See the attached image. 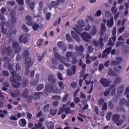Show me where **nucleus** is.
Here are the masks:
<instances>
[{"label": "nucleus", "instance_id": "1", "mask_svg": "<svg viewBox=\"0 0 129 129\" xmlns=\"http://www.w3.org/2000/svg\"><path fill=\"white\" fill-rule=\"evenodd\" d=\"M10 71L12 75V77L10 78V81L12 82V86L14 87V88H18V87H19L21 85V82L19 81L22 80V77H21V75H20L19 74H16V71L12 69L10 70Z\"/></svg>", "mask_w": 129, "mask_h": 129}, {"label": "nucleus", "instance_id": "2", "mask_svg": "<svg viewBox=\"0 0 129 129\" xmlns=\"http://www.w3.org/2000/svg\"><path fill=\"white\" fill-rule=\"evenodd\" d=\"M45 92L46 95L48 94L47 93H51L53 92V93H57V94H60L61 92L58 91V86L57 85H51L49 84H46L45 88Z\"/></svg>", "mask_w": 129, "mask_h": 129}, {"label": "nucleus", "instance_id": "3", "mask_svg": "<svg viewBox=\"0 0 129 129\" xmlns=\"http://www.w3.org/2000/svg\"><path fill=\"white\" fill-rule=\"evenodd\" d=\"M29 55H30V52H29L28 50H26L23 52L22 57L23 58H26L25 59L26 65L28 66V67H31L33 65V62L31 60V57H29Z\"/></svg>", "mask_w": 129, "mask_h": 129}, {"label": "nucleus", "instance_id": "4", "mask_svg": "<svg viewBox=\"0 0 129 129\" xmlns=\"http://www.w3.org/2000/svg\"><path fill=\"white\" fill-rule=\"evenodd\" d=\"M78 25L79 27L76 28H73V30L76 31L78 34H80V32H83V28L85 27V23H84V21L82 20H80L78 21Z\"/></svg>", "mask_w": 129, "mask_h": 129}, {"label": "nucleus", "instance_id": "5", "mask_svg": "<svg viewBox=\"0 0 129 129\" xmlns=\"http://www.w3.org/2000/svg\"><path fill=\"white\" fill-rule=\"evenodd\" d=\"M74 55V53L73 52L69 51L66 54L67 58H65L64 57V59L61 58L62 61H63L64 62L62 63L64 64V66H66V67H70V64L65 62V61H66V62H69L70 61V57H73Z\"/></svg>", "mask_w": 129, "mask_h": 129}, {"label": "nucleus", "instance_id": "6", "mask_svg": "<svg viewBox=\"0 0 129 129\" xmlns=\"http://www.w3.org/2000/svg\"><path fill=\"white\" fill-rule=\"evenodd\" d=\"M1 53L3 54V55L6 53L8 56H11V55H12L13 53V50L12 49V47H11V46L4 47L1 50Z\"/></svg>", "mask_w": 129, "mask_h": 129}, {"label": "nucleus", "instance_id": "7", "mask_svg": "<svg viewBox=\"0 0 129 129\" xmlns=\"http://www.w3.org/2000/svg\"><path fill=\"white\" fill-rule=\"evenodd\" d=\"M42 94V93L40 92H36L34 95L29 96V98H28V101L31 102L32 101V99H40Z\"/></svg>", "mask_w": 129, "mask_h": 129}, {"label": "nucleus", "instance_id": "8", "mask_svg": "<svg viewBox=\"0 0 129 129\" xmlns=\"http://www.w3.org/2000/svg\"><path fill=\"white\" fill-rule=\"evenodd\" d=\"M82 37V39L85 41V42H89V40H91L92 36L89 33L87 32H84L83 33L79 34Z\"/></svg>", "mask_w": 129, "mask_h": 129}, {"label": "nucleus", "instance_id": "9", "mask_svg": "<svg viewBox=\"0 0 129 129\" xmlns=\"http://www.w3.org/2000/svg\"><path fill=\"white\" fill-rule=\"evenodd\" d=\"M53 51L54 52V57L56 58V59H58L61 63H64V61L62 60V59H64V57L63 56H60V54H58L57 52V47H53Z\"/></svg>", "mask_w": 129, "mask_h": 129}, {"label": "nucleus", "instance_id": "10", "mask_svg": "<svg viewBox=\"0 0 129 129\" xmlns=\"http://www.w3.org/2000/svg\"><path fill=\"white\" fill-rule=\"evenodd\" d=\"M19 43H27L29 42V38H28V34L21 35L19 39Z\"/></svg>", "mask_w": 129, "mask_h": 129}, {"label": "nucleus", "instance_id": "11", "mask_svg": "<svg viewBox=\"0 0 129 129\" xmlns=\"http://www.w3.org/2000/svg\"><path fill=\"white\" fill-rule=\"evenodd\" d=\"M12 47L16 53H20V51H21V46H19V42H18V41H13Z\"/></svg>", "mask_w": 129, "mask_h": 129}, {"label": "nucleus", "instance_id": "12", "mask_svg": "<svg viewBox=\"0 0 129 129\" xmlns=\"http://www.w3.org/2000/svg\"><path fill=\"white\" fill-rule=\"evenodd\" d=\"M75 49L76 51L77 52H79V54H81V56H83V57H84V55L82 53L85 51L84 49V47L82 45H80L79 46L76 45L75 46Z\"/></svg>", "mask_w": 129, "mask_h": 129}, {"label": "nucleus", "instance_id": "13", "mask_svg": "<svg viewBox=\"0 0 129 129\" xmlns=\"http://www.w3.org/2000/svg\"><path fill=\"white\" fill-rule=\"evenodd\" d=\"M72 70L71 69H68V75L71 76L73 74L76 73V66L74 65L72 67Z\"/></svg>", "mask_w": 129, "mask_h": 129}, {"label": "nucleus", "instance_id": "14", "mask_svg": "<svg viewBox=\"0 0 129 129\" xmlns=\"http://www.w3.org/2000/svg\"><path fill=\"white\" fill-rule=\"evenodd\" d=\"M16 12L15 11L12 10L10 12V16L11 17V23L12 24H15L17 19L15 17Z\"/></svg>", "mask_w": 129, "mask_h": 129}, {"label": "nucleus", "instance_id": "15", "mask_svg": "<svg viewBox=\"0 0 129 129\" xmlns=\"http://www.w3.org/2000/svg\"><path fill=\"white\" fill-rule=\"evenodd\" d=\"M10 94L12 97L16 98L21 95V92L19 90H15L13 92H11Z\"/></svg>", "mask_w": 129, "mask_h": 129}, {"label": "nucleus", "instance_id": "16", "mask_svg": "<svg viewBox=\"0 0 129 129\" xmlns=\"http://www.w3.org/2000/svg\"><path fill=\"white\" fill-rule=\"evenodd\" d=\"M111 51V47H109L103 51L102 58H105Z\"/></svg>", "mask_w": 129, "mask_h": 129}, {"label": "nucleus", "instance_id": "17", "mask_svg": "<svg viewBox=\"0 0 129 129\" xmlns=\"http://www.w3.org/2000/svg\"><path fill=\"white\" fill-rule=\"evenodd\" d=\"M100 82L105 87H107V86H109V84H110V82L105 79H101Z\"/></svg>", "mask_w": 129, "mask_h": 129}, {"label": "nucleus", "instance_id": "18", "mask_svg": "<svg viewBox=\"0 0 129 129\" xmlns=\"http://www.w3.org/2000/svg\"><path fill=\"white\" fill-rule=\"evenodd\" d=\"M58 3H56V2L52 1L50 3V5L49 6V8H53V7H55L56 5H58L59 3H61L63 4L64 3V0H57Z\"/></svg>", "mask_w": 129, "mask_h": 129}, {"label": "nucleus", "instance_id": "19", "mask_svg": "<svg viewBox=\"0 0 129 129\" xmlns=\"http://www.w3.org/2000/svg\"><path fill=\"white\" fill-rule=\"evenodd\" d=\"M107 26L108 28H111L113 26V17L112 16L110 19L107 20Z\"/></svg>", "mask_w": 129, "mask_h": 129}, {"label": "nucleus", "instance_id": "20", "mask_svg": "<svg viewBox=\"0 0 129 129\" xmlns=\"http://www.w3.org/2000/svg\"><path fill=\"white\" fill-rule=\"evenodd\" d=\"M28 95H29V90L28 89H23L21 94L22 97L26 98L28 97Z\"/></svg>", "mask_w": 129, "mask_h": 129}, {"label": "nucleus", "instance_id": "21", "mask_svg": "<svg viewBox=\"0 0 129 129\" xmlns=\"http://www.w3.org/2000/svg\"><path fill=\"white\" fill-rule=\"evenodd\" d=\"M57 46L62 49L63 52H66V47L64 46V43L62 42V41H58L57 42Z\"/></svg>", "mask_w": 129, "mask_h": 129}, {"label": "nucleus", "instance_id": "22", "mask_svg": "<svg viewBox=\"0 0 129 129\" xmlns=\"http://www.w3.org/2000/svg\"><path fill=\"white\" fill-rule=\"evenodd\" d=\"M116 36H113L112 38L109 39L108 45L109 46H113L114 45V42H115Z\"/></svg>", "mask_w": 129, "mask_h": 129}, {"label": "nucleus", "instance_id": "23", "mask_svg": "<svg viewBox=\"0 0 129 129\" xmlns=\"http://www.w3.org/2000/svg\"><path fill=\"white\" fill-rule=\"evenodd\" d=\"M19 123L20 126H22V127H25V126L27 124V121H26V119L22 118L19 120Z\"/></svg>", "mask_w": 129, "mask_h": 129}, {"label": "nucleus", "instance_id": "24", "mask_svg": "<svg viewBox=\"0 0 129 129\" xmlns=\"http://www.w3.org/2000/svg\"><path fill=\"white\" fill-rule=\"evenodd\" d=\"M71 35L73 38H74V39H75L77 42H80V38H79V36L77 35V34H76L75 32L72 31L71 32Z\"/></svg>", "mask_w": 129, "mask_h": 129}, {"label": "nucleus", "instance_id": "25", "mask_svg": "<svg viewBox=\"0 0 129 129\" xmlns=\"http://www.w3.org/2000/svg\"><path fill=\"white\" fill-rule=\"evenodd\" d=\"M109 90L111 91V95H113L115 94V91L116 90V89L115 88V87L113 85H111L109 87Z\"/></svg>", "mask_w": 129, "mask_h": 129}, {"label": "nucleus", "instance_id": "26", "mask_svg": "<svg viewBox=\"0 0 129 129\" xmlns=\"http://www.w3.org/2000/svg\"><path fill=\"white\" fill-rule=\"evenodd\" d=\"M97 32V30H96V27H95V26H92V29L90 31V34L93 36H95V35H96Z\"/></svg>", "mask_w": 129, "mask_h": 129}, {"label": "nucleus", "instance_id": "27", "mask_svg": "<svg viewBox=\"0 0 129 129\" xmlns=\"http://www.w3.org/2000/svg\"><path fill=\"white\" fill-rule=\"evenodd\" d=\"M105 31H106V28H105V24L104 23H102L101 25V37H102V34H103L104 32H105Z\"/></svg>", "mask_w": 129, "mask_h": 129}, {"label": "nucleus", "instance_id": "28", "mask_svg": "<svg viewBox=\"0 0 129 129\" xmlns=\"http://www.w3.org/2000/svg\"><path fill=\"white\" fill-rule=\"evenodd\" d=\"M15 34L16 31H14L13 30H9L7 33V37L8 38H11V37H13V35H15Z\"/></svg>", "mask_w": 129, "mask_h": 129}, {"label": "nucleus", "instance_id": "29", "mask_svg": "<svg viewBox=\"0 0 129 129\" xmlns=\"http://www.w3.org/2000/svg\"><path fill=\"white\" fill-rule=\"evenodd\" d=\"M123 90H124V86H120L118 88L117 90V92L118 94H120V93H122L123 92Z\"/></svg>", "mask_w": 129, "mask_h": 129}, {"label": "nucleus", "instance_id": "30", "mask_svg": "<svg viewBox=\"0 0 129 129\" xmlns=\"http://www.w3.org/2000/svg\"><path fill=\"white\" fill-rule=\"evenodd\" d=\"M47 129H54V123L53 122L50 121L47 123Z\"/></svg>", "mask_w": 129, "mask_h": 129}, {"label": "nucleus", "instance_id": "31", "mask_svg": "<svg viewBox=\"0 0 129 129\" xmlns=\"http://www.w3.org/2000/svg\"><path fill=\"white\" fill-rule=\"evenodd\" d=\"M112 120H113L114 122H116L118 120V118H119V115L118 114H114L112 116Z\"/></svg>", "mask_w": 129, "mask_h": 129}, {"label": "nucleus", "instance_id": "32", "mask_svg": "<svg viewBox=\"0 0 129 129\" xmlns=\"http://www.w3.org/2000/svg\"><path fill=\"white\" fill-rule=\"evenodd\" d=\"M58 86L61 90H63L64 89V87H65V85L61 81H59L58 82Z\"/></svg>", "mask_w": 129, "mask_h": 129}, {"label": "nucleus", "instance_id": "33", "mask_svg": "<svg viewBox=\"0 0 129 129\" xmlns=\"http://www.w3.org/2000/svg\"><path fill=\"white\" fill-rule=\"evenodd\" d=\"M29 83V81H28V79L27 80H23L22 83V86L23 87H27V85H28V83Z\"/></svg>", "mask_w": 129, "mask_h": 129}, {"label": "nucleus", "instance_id": "34", "mask_svg": "<svg viewBox=\"0 0 129 129\" xmlns=\"http://www.w3.org/2000/svg\"><path fill=\"white\" fill-rule=\"evenodd\" d=\"M44 87H45V86H44V84H41L36 87V90H37V91H40V90H41L42 89H43Z\"/></svg>", "mask_w": 129, "mask_h": 129}, {"label": "nucleus", "instance_id": "35", "mask_svg": "<svg viewBox=\"0 0 129 129\" xmlns=\"http://www.w3.org/2000/svg\"><path fill=\"white\" fill-rule=\"evenodd\" d=\"M29 66H27L26 64V67H25V72L24 73L25 75H26V76H28V75H29V74H30V70L29 69Z\"/></svg>", "mask_w": 129, "mask_h": 129}, {"label": "nucleus", "instance_id": "36", "mask_svg": "<svg viewBox=\"0 0 129 129\" xmlns=\"http://www.w3.org/2000/svg\"><path fill=\"white\" fill-rule=\"evenodd\" d=\"M62 110H64L66 113L68 114L69 113H72V111L70 110V107H68V108H65L64 109H62Z\"/></svg>", "mask_w": 129, "mask_h": 129}, {"label": "nucleus", "instance_id": "37", "mask_svg": "<svg viewBox=\"0 0 129 129\" xmlns=\"http://www.w3.org/2000/svg\"><path fill=\"white\" fill-rule=\"evenodd\" d=\"M32 28L34 31H38L40 29V26H39V24H34L32 26Z\"/></svg>", "mask_w": 129, "mask_h": 129}, {"label": "nucleus", "instance_id": "38", "mask_svg": "<svg viewBox=\"0 0 129 129\" xmlns=\"http://www.w3.org/2000/svg\"><path fill=\"white\" fill-rule=\"evenodd\" d=\"M126 105V103H127V102H126V100H125V98H122L120 100V105H124L125 104Z\"/></svg>", "mask_w": 129, "mask_h": 129}, {"label": "nucleus", "instance_id": "39", "mask_svg": "<svg viewBox=\"0 0 129 129\" xmlns=\"http://www.w3.org/2000/svg\"><path fill=\"white\" fill-rule=\"evenodd\" d=\"M48 81L49 82H55L56 80H54V78L53 77V75H49L48 76Z\"/></svg>", "mask_w": 129, "mask_h": 129}, {"label": "nucleus", "instance_id": "40", "mask_svg": "<svg viewBox=\"0 0 129 129\" xmlns=\"http://www.w3.org/2000/svg\"><path fill=\"white\" fill-rule=\"evenodd\" d=\"M108 74L110 76H114L115 75V72H113L111 69L109 68V70L108 71Z\"/></svg>", "mask_w": 129, "mask_h": 129}, {"label": "nucleus", "instance_id": "41", "mask_svg": "<svg viewBox=\"0 0 129 129\" xmlns=\"http://www.w3.org/2000/svg\"><path fill=\"white\" fill-rule=\"evenodd\" d=\"M112 115V113L111 112H108L106 115V118L107 120H110V117H111V115Z\"/></svg>", "mask_w": 129, "mask_h": 129}, {"label": "nucleus", "instance_id": "42", "mask_svg": "<svg viewBox=\"0 0 129 129\" xmlns=\"http://www.w3.org/2000/svg\"><path fill=\"white\" fill-rule=\"evenodd\" d=\"M111 12L113 15H115L116 13L117 12V8H116V7L113 6L111 8Z\"/></svg>", "mask_w": 129, "mask_h": 129}, {"label": "nucleus", "instance_id": "43", "mask_svg": "<svg viewBox=\"0 0 129 129\" xmlns=\"http://www.w3.org/2000/svg\"><path fill=\"white\" fill-rule=\"evenodd\" d=\"M105 16L106 18H109L111 16V13L108 10H106L105 12Z\"/></svg>", "mask_w": 129, "mask_h": 129}, {"label": "nucleus", "instance_id": "44", "mask_svg": "<svg viewBox=\"0 0 129 129\" xmlns=\"http://www.w3.org/2000/svg\"><path fill=\"white\" fill-rule=\"evenodd\" d=\"M22 29L25 32V33H28V32H29V28L27 27L25 25H23L22 26Z\"/></svg>", "mask_w": 129, "mask_h": 129}, {"label": "nucleus", "instance_id": "45", "mask_svg": "<svg viewBox=\"0 0 129 129\" xmlns=\"http://www.w3.org/2000/svg\"><path fill=\"white\" fill-rule=\"evenodd\" d=\"M79 66H81L82 69H84L85 68V67H86V64H85V63H83V62H82V60H80V61L79 62Z\"/></svg>", "mask_w": 129, "mask_h": 129}, {"label": "nucleus", "instance_id": "46", "mask_svg": "<svg viewBox=\"0 0 129 129\" xmlns=\"http://www.w3.org/2000/svg\"><path fill=\"white\" fill-rule=\"evenodd\" d=\"M86 64H90V62H91V59H90V58L89 57V54L87 55L86 56Z\"/></svg>", "mask_w": 129, "mask_h": 129}, {"label": "nucleus", "instance_id": "47", "mask_svg": "<svg viewBox=\"0 0 129 129\" xmlns=\"http://www.w3.org/2000/svg\"><path fill=\"white\" fill-rule=\"evenodd\" d=\"M79 91H80V88L78 87L76 91L74 93V97H76V96H77Z\"/></svg>", "mask_w": 129, "mask_h": 129}, {"label": "nucleus", "instance_id": "48", "mask_svg": "<svg viewBox=\"0 0 129 129\" xmlns=\"http://www.w3.org/2000/svg\"><path fill=\"white\" fill-rule=\"evenodd\" d=\"M90 29H91V26H90V25L88 24L86 26L84 30L86 31L87 32H89V31H90Z\"/></svg>", "mask_w": 129, "mask_h": 129}, {"label": "nucleus", "instance_id": "49", "mask_svg": "<svg viewBox=\"0 0 129 129\" xmlns=\"http://www.w3.org/2000/svg\"><path fill=\"white\" fill-rule=\"evenodd\" d=\"M43 41H44V39H39L38 41L37 42V46H41L43 44Z\"/></svg>", "mask_w": 129, "mask_h": 129}, {"label": "nucleus", "instance_id": "50", "mask_svg": "<svg viewBox=\"0 0 129 129\" xmlns=\"http://www.w3.org/2000/svg\"><path fill=\"white\" fill-rule=\"evenodd\" d=\"M118 64H119V62H118L116 60H113L110 62V65L112 66H114V65H117Z\"/></svg>", "mask_w": 129, "mask_h": 129}, {"label": "nucleus", "instance_id": "51", "mask_svg": "<svg viewBox=\"0 0 129 129\" xmlns=\"http://www.w3.org/2000/svg\"><path fill=\"white\" fill-rule=\"evenodd\" d=\"M66 39L68 42H72V39H71V36H70V34H66Z\"/></svg>", "mask_w": 129, "mask_h": 129}, {"label": "nucleus", "instance_id": "52", "mask_svg": "<svg viewBox=\"0 0 129 129\" xmlns=\"http://www.w3.org/2000/svg\"><path fill=\"white\" fill-rule=\"evenodd\" d=\"M52 99H53V100H59V99H61V96H53L52 97Z\"/></svg>", "mask_w": 129, "mask_h": 129}, {"label": "nucleus", "instance_id": "53", "mask_svg": "<svg viewBox=\"0 0 129 129\" xmlns=\"http://www.w3.org/2000/svg\"><path fill=\"white\" fill-rule=\"evenodd\" d=\"M99 43L100 45V48H102L103 47L104 44H103V39H102V37H100L99 39Z\"/></svg>", "mask_w": 129, "mask_h": 129}, {"label": "nucleus", "instance_id": "54", "mask_svg": "<svg viewBox=\"0 0 129 129\" xmlns=\"http://www.w3.org/2000/svg\"><path fill=\"white\" fill-rule=\"evenodd\" d=\"M57 113L56 109H51L50 110V114L51 115H55Z\"/></svg>", "mask_w": 129, "mask_h": 129}, {"label": "nucleus", "instance_id": "55", "mask_svg": "<svg viewBox=\"0 0 129 129\" xmlns=\"http://www.w3.org/2000/svg\"><path fill=\"white\" fill-rule=\"evenodd\" d=\"M38 83H39V81H37V80L32 81L30 82L31 85H32V86L37 85Z\"/></svg>", "mask_w": 129, "mask_h": 129}, {"label": "nucleus", "instance_id": "56", "mask_svg": "<svg viewBox=\"0 0 129 129\" xmlns=\"http://www.w3.org/2000/svg\"><path fill=\"white\" fill-rule=\"evenodd\" d=\"M75 103L77 104L80 101V99L78 97H74Z\"/></svg>", "mask_w": 129, "mask_h": 129}, {"label": "nucleus", "instance_id": "57", "mask_svg": "<svg viewBox=\"0 0 129 129\" xmlns=\"http://www.w3.org/2000/svg\"><path fill=\"white\" fill-rule=\"evenodd\" d=\"M123 121L121 120H118L115 123H116V125L119 126V125H121L122 124Z\"/></svg>", "mask_w": 129, "mask_h": 129}, {"label": "nucleus", "instance_id": "58", "mask_svg": "<svg viewBox=\"0 0 129 129\" xmlns=\"http://www.w3.org/2000/svg\"><path fill=\"white\" fill-rule=\"evenodd\" d=\"M49 107H50V104H47L43 107L44 111H48L49 110Z\"/></svg>", "mask_w": 129, "mask_h": 129}, {"label": "nucleus", "instance_id": "59", "mask_svg": "<svg viewBox=\"0 0 129 129\" xmlns=\"http://www.w3.org/2000/svg\"><path fill=\"white\" fill-rule=\"evenodd\" d=\"M104 104V99L103 98H101L99 100V105H102V104Z\"/></svg>", "mask_w": 129, "mask_h": 129}, {"label": "nucleus", "instance_id": "60", "mask_svg": "<svg viewBox=\"0 0 129 129\" xmlns=\"http://www.w3.org/2000/svg\"><path fill=\"white\" fill-rule=\"evenodd\" d=\"M57 78L59 80H63V76L59 72L57 73Z\"/></svg>", "mask_w": 129, "mask_h": 129}, {"label": "nucleus", "instance_id": "61", "mask_svg": "<svg viewBox=\"0 0 129 129\" xmlns=\"http://www.w3.org/2000/svg\"><path fill=\"white\" fill-rule=\"evenodd\" d=\"M101 14H102V13L101 10H97L95 16H97V17H100V16H101Z\"/></svg>", "mask_w": 129, "mask_h": 129}, {"label": "nucleus", "instance_id": "62", "mask_svg": "<svg viewBox=\"0 0 129 129\" xmlns=\"http://www.w3.org/2000/svg\"><path fill=\"white\" fill-rule=\"evenodd\" d=\"M35 126L36 127H37L38 129L41 128V127H42V123H41L40 122H39L38 124L35 123Z\"/></svg>", "mask_w": 129, "mask_h": 129}, {"label": "nucleus", "instance_id": "63", "mask_svg": "<svg viewBox=\"0 0 129 129\" xmlns=\"http://www.w3.org/2000/svg\"><path fill=\"white\" fill-rule=\"evenodd\" d=\"M1 14H2V15H5V13H6V12H7V8H5V7H3L1 9Z\"/></svg>", "mask_w": 129, "mask_h": 129}, {"label": "nucleus", "instance_id": "64", "mask_svg": "<svg viewBox=\"0 0 129 129\" xmlns=\"http://www.w3.org/2000/svg\"><path fill=\"white\" fill-rule=\"evenodd\" d=\"M94 50V49L91 46H88V52L89 53H92L93 51Z\"/></svg>", "mask_w": 129, "mask_h": 129}]
</instances>
